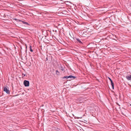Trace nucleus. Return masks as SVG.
<instances>
[{"instance_id": "obj_2", "label": "nucleus", "mask_w": 131, "mask_h": 131, "mask_svg": "<svg viewBox=\"0 0 131 131\" xmlns=\"http://www.w3.org/2000/svg\"><path fill=\"white\" fill-rule=\"evenodd\" d=\"M4 91L7 94H9V91L7 89L6 87L4 88Z\"/></svg>"}, {"instance_id": "obj_7", "label": "nucleus", "mask_w": 131, "mask_h": 131, "mask_svg": "<svg viewBox=\"0 0 131 131\" xmlns=\"http://www.w3.org/2000/svg\"><path fill=\"white\" fill-rule=\"evenodd\" d=\"M76 40H77V41L79 43H82V42L78 38H77Z\"/></svg>"}, {"instance_id": "obj_5", "label": "nucleus", "mask_w": 131, "mask_h": 131, "mask_svg": "<svg viewBox=\"0 0 131 131\" xmlns=\"http://www.w3.org/2000/svg\"><path fill=\"white\" fill-rule=\"evenodd\" d=\"M126 78L128 80H131V75L129 76H126Z\"/></svg>"}, {"instance_id": "obj_23", "label": "nucleus", "mask_w": 131, "mask_h": 131, "mask_svg": "<svg viewBox=\"0 0 131 131\" xmlns=\"http://www.w3.org/2000/svg\"><path fill=\"white\" fill-rule=\"evenodd\" d=\"M80 125H81V124H80Z\"/></svg>"}, {"instance_id": "obj_17", "label": "nucleus", "mask_w": 131, "mask_h": 131, "mask_svg": "<svg viewBox=\"0 0 131 131\" xmlns=\"http://www.w3.org/2000/svg\"><path fill=\"white\" fill-rule=\"evenodd\" d=\"M109 79L110 80V81H111L112 80H111V79L110 78H109Z\"/></svg>"}, {"instance_id": "obj_8", "label": "nucleus", "mask_w": 131, "mask_h": 131, "mask_svg": "<svg viewBox=\"0 0 131 131\" xmlns=\"http://www.w3.org/2000/svg\"><path fill=\"white\" fill-rule=\"evenodd\" d=\"M81 128L80 126H78V129L79 131H81Z\"/></svg>"}, {"instance_id": "obj_9", "label": "nucleus", "mask_w": 131, "mask_h": 131, "mask_svg": "<svg viewBox=\"0 0 131 131\" xmlns=\"http://www.w3.org/2000/svg\"><path fill=\"white\" fill-rule=\"evenodd\" d=\"M31 48H32L31 46H30V47H29V48H30V51L31 52H33V50Z\"/></svg>"}, {"instance_id": "obj_15", "label": "nucleus", "mask_w": 131, "mask_h": 131, "mask_svg": "<svg viewBox=\"0 0 131 131\" xmlns=\"http://www.w3.org/2000/svg\"><path fill=\"white\" fill-rule=\"evenodd\" d=\"M22 75L23 77H24L25 76V74H23Z\"/></svg>"}, {"instance_id": "obj_21", "label": "nucleus", "mask_w": 131, "mask_h": 131, "mask_svg": "<svg viewBox=\"0 0 131 131\" xmlns=\"http://www.w3.org/2000/svg\"><path fill=\"white\" fill-rule=\"evenodd\" d=\"M18 95H15V96H17Z\"/></svg>"}, {"instance_id": "obj_14", "label": "nucleus", "mask_w": 131, "mask_h": 131, "mask_svg": "<svg viewBox=\"0 0 131 131\" xmlns=\"http://www.w3.org/2000/svg\"><path fill=\"white\" fill-rule=\"evenodd\" d=\"M61 70L62 71H63L64 70L63 68L62 67H61Z\"/></svg>"}, {"instance_id": "obj_24", "label": "nucleus", "mask_w": 131, "mask_h": 131, "mask_svg": "<svg viewBox=\"0 0 131 131\" xmlns=\"http://www.w3.org/2000/svg\"><path fill=\"white\" fill-rule=\"evenodd\" d=\"M82 24H83V22H82Z\"/></svg>"}, {"instance_id": "obj_1", "label": "nucleus", "mask_w": 131, "mask_h": 131, "mask_svg": "<svg viewBox=\"0 0 131 131\" xmlns=\"http://www.w3.org/2000/svg\"><path fill=\"white\" fill-rule=\"evenodd\" d=\"M24 84L25 86H29V81L25 80L24 82Z\"/></svg>"}, {"instance_id": "obj_6", "label": "nucleus", "mask_w": 131, "mask_h": 131, "mask_svg": "<svg viewBox=\"0 0 131 131\" xmlns=\"http://www.w3.org/2000/svg\"><path fill=\"white\" fill-rule=\"evenodd\" d=\"M76 78V77H75V76H73L72 75H70V76H68V78H71V79L72 78L74 79Z\"/></svg>"}, {"instance_id": "obj_10", "label": "nucleus", "mask_w": 131, "mask_h": 131, "mask_svg": "<svg viewBox=\"0 0 131 131\" xmlns=\"http://www.w3.org/2000/svg\"><path fill=\"white\" fill-rule=\"evenodd\" d=\"M111 83L112 88L113 89H114V84L113 83Z\"/></svg>"}, {"instance_id": "obj_19", "label": "nucleus", "mask_w": 131, "mask_h": 131, "mask_svg": "<svg viewBox=\"0 0 131 131\" xmlns=\"http://www.w3.org/2000/svg\"><path fill=\"white\" fill-rule=\"evenodd\" d=\"M84 121H86V122H87V121H86V120H84Z\"/></svg>"}, {"instance_id": "obj_20", "label": "nucleus", "mask_w": 131, "mask_h": 131, "mask_svg": "<svg viewBox=\"0 0 131 131\" xmlns=\"http://www.w3.org/2000/svg\"><path fill=\"white\" fill-rule=\"evenodd\" d=\"M46 60H48V58H46Z\"/></svg>"}, {"instance_id": "obj_13", "label": "nucleus", "mask_w": 131, "mask_h": 131, "mask_svg": "<svg viewBox=\"0 0 131 131\" xmlns=\"http://www.w3.org/2000/svg\"><path fill=\"white\" fill-rule=\"evenodd\" d=\"M85 17H86V16H84V17H83V18H82V19H83L84 20H86Z\"/></svg>"}, {"instance_id": "obj_18", "label": "nucleus", "mask_w": 131, "mask_h": 131, "mask_svg": "<svg viewBox=\"0 0 131 131\" xmlns=\"http://www.w3.org/2000/svg\"><path fill=\"white\" fill-rule=\"evenodd\" d=\"M110 81L111 82V83H113V81H112V80L111 81Z\"/></svg>"}, {"instance_id": "obj_3", "label": "nucleus", "mask_w": 131, "mask_h": 131, "mask_svg": "<svg viewBox=\"0 0 131 131\" xmlns=\"http://www.w3.org/2000/svg\"><path fill=\"white\" fill-rule=\"evenodd\" d=\"M84 29L82 30V31H84L83 33L82 34V37H85L86 36H87V33L86 31H84Z\"/></svg>"}, {"instance_id": "obj_25", "label": "nucleus", "mask_w": 131, "mask_h": 131, "mask_svg": "<svg viewBox=\"0 0 131 131\" xmlns=\"http://www.w3.org/2000/svg\"><path fill=\"white\" fill-rule=\"evenodd\" d=\"M130 106H131V104H130Z\"/></svg>"}, {"instance_id": "obj_4", "label": "nucleus", "mask_w": 131, "mask_h": 131, "mask_svg": "<svg viewBox=\"0 0 131 131\" xmlns=\"http://www.w3.org/2000/svg\"><path fill=\"white\" fill-rule=\"evenodd\" d=\"M19 21L22 22L23 23V24H26L27 25H29V24L28 23H27V22H25V21H22L21 20H19Z\"/></svg>"}, {"instance_id": "obj_22", "label": "nucleus", "mask_w": 131, "mask_h": 131, "mask_svg": "<svg viewBox=\"0 0 131 131\" xmlns=\"http://www.w3.org/2000/svg\"><path fill=\"white\" fill-rule=\"evenodd\" d=\"M84 116H85L84 115L83 116V117Z\"/></svg>"}, {"instance_id": "obj_16", "label": "nucleus", "mask_w": 131, "mask_h": 131, "mask_svg": "<svg viewBox=\"0 0 131 131\" xmlns=\"http://www.w3.org/2000/svg\"><path fill=\"white\" fill-rule=\"evenodd\" d=\"M122 114H123V115H125V114H124L123 112H122Z\"/></svg>"}, {"instance_id": "obj_12", "label": "nucleus", "mask_w": 131, "mask_h": 131, "mask_svg": "<svg viewBox=\"0 0 131 131\" xmlns=\"http://www.w3.org/2000/svg\"><path fill=\"white\" fill-rule=\"evenodd\" d=\"M63 78H66V79H68V76H64V77H63Z\"/></svg>"}, {"instance_id": "obj_11", "label": "nucleus", "mask_w": 131, "mask_h": 131, "mask_svg": "<svg viewBox=\"0 0 131 131\" xmlns=\"http://www.w3.org/2000/svg\"><path fill=\"white\" fill-rule=\"evenodd\" d=\"M59 72L58 71V70H56V73L58 75L59 74Z\"/></svg>"}]
</instances>
